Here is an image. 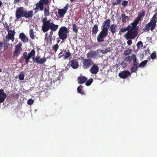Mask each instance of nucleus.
<instances>
[{
  "label": "nucleus",
  "instance_id": "obj_16",
  "mask_svg": "<svg viewBox=\"0 0 157 157\" xmlns=\"http://www.w3.org/2000/svg\"><path fill=\"white\" fill-rule=\"evenodd\" d=\"M7 97L6 93H4V90L2 89H0V103L3 102Z\"/></svg>",
  "mask_w": 157,
  "mask_h": 157
},
{
  "label": "nucleus",
  "instance_id": "obj_25",
  "mask_svg": "<svg viewBox=\"0 0 157 157\" xmlns=\"http://www.w3.org/2000/svg\"><path fill=\"white\" fill-rule=\"evenodd\" d=\"M142 12L140 13L137 17L138 19H139L140 21L143 19L145 14V11L143 10H142Z\"/></svg>",
  "mask_w": 157,
  "mask_h": 157
},
{
  "label": "nucleus",
  "instance_id": "obj_3",
  "mask_svg": "<svg viewBox=\"0 0 157 157\" xmlns=\"http://www.w3.org/2000/svg\"><path fill=\"white\" fill-rule=\"evenodd\" d=\"M131 28L130 25H128L126 28L122 27L119 31V34L121 35L122 33H124L127 31H128V32L125 34L124 35V37L126 38L127 40L134 39L137 36L135 34H135L133 35L130 33V30H131Z\"/></svg>",
  "mask_w": 157,
  "mask_h": 157
},
{
  "label": "nucleus",
  "instance_id": "obj_14",
  "mask_svg": "<svg viewBox=\"0 0 157 157\" xmlns=\"http://www.w3.org/2000/svg\"><path fill=\"white\" fill-rule=\"evenodd\" d=\"M8 31V39L6 37V40L9 41L10 40H11L12 42H13L14 40V35L15 34V32L14 30H9Z\"/></svg>",
  "mask_w": 157,
  "mask_h": 157
},
{
  "label": "nucleus",
  "instance_id": "obj_56",
  "mask_svg": "<svg viewBox=\"0 0 157 157\" xmlns=\"http://www.w3.org/2000/svg\"><path fill=\"white\" fill-rule=\"evenodd\" d=\"M53 32H54V31H52V30H51V31H50V35L51 36L52 35V34H53Z\"/></svg>",
  "mask_w": 157,
  "mask_h": 157
},
{
  "label": "nucleus",
  "instance_id": "obj_24",
  "mask_svg": "<svg viewBox=\"0 0 157 157\" xmlns=\"http://www.w3.org/2000/svg\"><path fill=\"white\" fill-rule=\"evenodd\" d=\"M98 31V25L95 24L92 28V34H96Z\"/></svg>",
  "mask_w": 157,
  "mask_h": 157
},
{
  "label": "nucleus",
  "instance_id": "obj_23",
  "mask_svg": "<svg viewBox=\"0 0 157 157\" xmlns=\"http://www.w3.org/2000/svg\"><path fill=\"white\" fill-rule=\"evenodd\" d=\"M133 61V65L139 67V64L138 62L137 61V59L136 56L135 55H133L132 56Z\"/></svg>",
  "mask_w": 157,
  "mask_h": 157
},
{
  "label": "nucleus",
  "instance_id": "obj_62",
  "mask_svg": "<svg viewBox=\"0 0 157 157\" xmlns=\"http://www.w3.org/2000/svg\"><path fill=\"white\" fill-rule=\"evenodd\" d=\"M76 0H70L71 2H75Z\"/></svg>",
  "mask_w": 157,
  "mask_h": 157
},
{
  "label": "nucleus",
  "instance_id": "obj_39",
  "mask_svg": "<svg viewBox=\"0 0 157 157\" xmlns=\"http://www.w3.org/2000/svg\"><path fill=\"white\" fill-rule=\"evenodd\" d=\"M138 67L133 65L131 69V71L132 72H136L137 71V69L138 68Z\"/></svg>",
  "mask_w": 157,
  "mask_h": 157
},
{
  "label": "nucleus",
  "instance_id": "obj_34",
  "mask_svg": "<svg viewBox=\"0 0 157 157\" xmlns=\"http://www.w3.org/2000/svg\"><path fill=\"white\" fill-rule=\"evenodd\" d=\"M66 52V50H61V52L59 54L58 56L59 58H61L64 56L65 53Z\"/></svg>",
  "mask_w": 157,
  "mask_h": 157
},
{
  "label": "nucleus",
  "instance_id": "obj_48",
  "mask_svg": "<svg viewBox=\"0 0 157 157\" xmlns=\"http://www.w3.org/2000/svg\"><path fill=\"white\" fill-rule=\"evenodd\" d=\"M5 25L6 26V29L7 31H9V26L8 25V23L6 22L5 24Z\"/></svg>",
  "mask_w": 157,
  "mask_h": 157
},
{
  "label": "nucleus",
  "instance_id": "obj_52",
  "mask_svg": "<svg viewBox=\"0 0 157 157\" xmlns=\"http://www.w3.org/2000/svg\"><path fill=\"white\" fill-rule=\"evenodd\" d=\"M131 39L127 41V43L128 45H130L132 43V41Z\"/></svg>",
  "mask_w": 157,
  "mask_h": 157
},
{
  "label": "nucleus",
  "instance_id": "obj_18",
  "mask_svg": "<svg viewBox=\"0 0 157 157\" xmlns=\"http://www.w3.org/2000/svg\"><path fill=\"white\" fill-rule=\"evenodd\" d=\"M33 15V11H27L25 10L23 17H25L26 18H29L32 17Z\"/></svg>",
  "mask_w": 157,
  "mask_h": 157
},
{
  "label": "nucleus",
  "instance_id": "obj_46",
  "mask_svg": "<svg viewBox=\"0 0 157 157\" xmlns=\"http://www.w3.org/2000/svg\"><path fill=\"white\" fill-rule=\"evenodd\" d=\"M22 44L21 43H19L18 44H17L15 45V48H16L21 49V46H22Z\"/></svg>",
  "mask_w": 157,
  "mask_h": 157
},
{
  "label": "nucleus",
  "instance_id": "obj_6",
  "mask_svg": "<svg viewBox=\"0 0 157 157\" xmlns=\"http://www.w3.org/2000/svg\"><path fill=\"white\" fill-rule=\"evenodd\" d=\"M48 0H40L36 4V7L34 9L35 13H36L39 10L42 11L44 10V5H47L49 3Z\"/></svg>",
  "mask_w": 157,
  "mask_h": 157
},
{
  "label": "nucleus",
  "instance_id": "obj_58",
  "mask_svg": "<svg viewBox=\"0 0 157 157\" xmlns=\"http://www.w3.org/2000/svg\"><path fill=\"white\" fill-rule=\"evenodd\" d=\"M2 4V2L1 1H0V7L1 6Z\"/></svg>",
  "mask_w": 157,
  "mask_h": 157
},
{
  "label": "nucleus",
  "instance_id": "obj_1",
  "mask_svg": "<svg viewBox=\"0 0 157 157\" xmlns=\"http://www.w3.org/2000/svg\"><path fill=\"white\" fill-rule=\"evenodd\" d=\"M36 52L35 50L33 49L31 50L30 52L27 53V52H25L23 54V58L25 59V61L26 64L28 63L29 59L32 58L33 61L34 63H37L39 64H42L45 63L47 60V59L45 57L41 58L40 56H37L36 57L34 56L35 55Z\"/></svg>",
  "mask_w": 157,
  "mask_h": 157
},
{
  "label": "nucleus",
  "instance_id": "obj_42",
  "mask_svg": "<svg viewBox=\"0 0 157 157\" xmlns=\"http://www.w3.org/2000/svg\"><path fill=\"white\" fill-rule=\"evenodd\" d=\"M151 58L154 59H155L156 57V53L155 51H154L150 55Z\"/></svg>",
  "mask_w": 157,
  "mask_h": 157
},
{
  "label": "nucleus",
  "instance_id": "obj_50",
  "mask_svg": "<svg viewBox=\"0 0 157 157\" xmlns=\"http://www.w3.org/2000/svg\"><path fill=\"white\" fill-rule=\"evenodd\" d=\"M111 51V50H109V48H107V49H106L105 50V51H104V53H105V54H106L108 52H110Z\"/></svg>",
  "mask_w": 157,
  "mask_h": 157
},
{
  "label": "nucleus",
  "instance_id": "obj_11",
  "mask_svg": "<svg viewBox=\"0 0 157 157\" xmlns=\"http://www.w3.org/2000/svg\"><path fill=\"white\" fill-rule=\"evenodd\" d=\"M86 56L87 58L89 59H95L99 57L100 54L98 51H91L88 52Z\"/></svg>",
  "mask_w": 157,
  "mask_h": 157
},
{
  "label": "nucleus",
  "instance_id": "obj_35",
  "mask_svg": "<svg viewBox=\"0 0 157 157\" xmlns=\"http://www.w3.org/2000/svg\"><path fill=\"white\" fill-rule=\"evenodd\" d=\"M71 55L70 52L68 51V52H65L64 56V59H66L69 58Z\"/></svg>",
  "mask_w": 157,
  "mask_h": 157
},
{
  "label": "nucleus",
  "instance_id": "obj_32",
  "mask_svg": "<svg viewBox=\"0 0 157 157\" xmlns=\"http://www.w3.org/2000/svg\"><path fill=\"white\" fill-rule=\"evenodd\" d=\"M29 35L30 37L33 39L35 38L34 33L33 29H30L29 31Z\"/></svg>",
  "mask_w": 157,
  "mask_h": 157
},
{
  "label": "nucleus",
  "instance_id": "obj_5",
  "mask_svg": "<svg viewBox=\"0 0 157 157\" xmlns=\"http://www.w3.org/2000/svg\"><path fill=\"white\" fill-rule=\"evenodd\" d=\"M69 31L65 26H62L59 29L58 35L59 38L63 40H64L67 37V33Z\"/></svg>",
  "mask_w": 157,
  "mask_h": 157
},
{
  "label": "nucleus",
  "instance_id": "obj_22",
  "mask_svg": "<svg viewBox=\"0 0 157 157\" xmlns=\"http://www.w3.org/2000/svg\"><path fill=\"white\" fill-rule=\"evenodd\" d=\"M59 26L53 23H51L50 29L52 31H56L58 29Z\"/></svg>",
  "mask_w": 157,
  "mask_h": 157
},
{
  "label": "nucleus",
  "instance_id": "obj_17",
  "mask_svg": "<svg viewBox=\"0 0 157 157\" xmlns=\"http://www.w3.org/2000/svg\"><path fill=\"white\" fill-rule=\"evenodd\" d=\"M99 68L96 64L93 65L90 68V71L93 74H96L98 71Z\"/></svg>",
  "mask_w": 157,
  "mask_h": 157
},
{
  "label": "nucleus",
  "instance_id": "obj_61",
  "mask_svg": "<svg viewBox=\"0 0 157 157\" xmlns=\"http://www.w3.org/2000/svg\"><path fill=\"white\" fill-rule=\"evenodd\" d=\"M147 39H148V40H149V39H150L151 40V37H148L147 38Z\"/></svg>",
  "mask_w": 157,
  "mask_h": 157
},
{
  "label": "nucleus",
  "instance_id": "obj_21",
  "mask_svg": "<svg viewBox=\"0 0 157 157\" xmlns=\"http://www.w3.org/2000/svg\"><path fill=\"white\" fill-rule=\"evenodd\" d=\"M78 82L79 84L84 83L87 80V78L84 76H80L78 77Z\"/></svg>",
  "mask_w": 157,
  "mask_h": 157
},
{
  "label": "nucleus",
  "instance_id": "obj_54",
  "mask_svg": "<svg viewBox=\"0 0 157 157\" xmlns=\"http://www.w3.org/2000/svg\"><path fill=\"white\" fill-rule=\"evenodd\" d=\"M121 0H117L116 2H117V4H120L121 2Z\"/></svg>",
  "mask_w": 157,
  "mask_h": 157
},
{
  "label": "nucleus",
  "instance_id": "obj_38",
  "mask_svg": "<svg viewBox=\"0 0 157 157\" xmlns=\"http://www.w3.org/2000/svg\"><path fill=\"white\" fill-rule=\"evenodd\" d=\"M93 82V79L92 78L89 79L86 82L85 84L87 86H90Z\"/></svg>",
  "mask_w": 157,
  "mask_h": 157
},
{
  "label": "nucleus",
  "instance_id": "obj_7",
  "mask_svg": "<svg viewBox=\"0 0 157 157\" xmlns=\"http://www.w3.org/2000/svg\"><path fill=\"white\" fill-rule=\"evenodd\" d=\"M43 24L41 26V30L45 33L47 32L50 29L51 22L47 19V17H45L42 20Z\"/></svg>",
  "mask_w": 157,
  "mask_h": 157
},
{
  "label": "nucleus",
  "instance_id": "obj_29",
  "mask_svg": "<svg viewBox=\"0 0 157 157\" xmlns=\"http://www.w3.org/2000/svg\"><path fill=\"white\" fill-rule=\"evenodd\" d=\"M78 28L75 24H73L72 25V30L73 31L76 33L78 32Z\"/></svg>",
  "mask_w": 157,
  "mask_h": 157
},
{
  "label": "nucleus",
  "instance_id": "obj_13",
  "mask_svg": "<svg viewBox=\"0 0 157 157\" xmlns=\"http://www.w3.org/2000/svg\"><path fill=\"white\" fill-rule=\"evenodd\" d=\"M68 8V4H67L63 9H60L58 10V13L60 17H63L66 13Z\"/></svg>",
  "mask_w": 157,
  "mask_h": 157
},
{
  "label": "nucleus",
  "instance_id": "obj_43",
  "mask_svg": "<svg viewBox=\"0 0 157 157\" xmlns=\"http://www.w3.org/2000/svg\"><path fill=\"white\" fill-rule=\"evenodd\" d=\"M49 15V12L48 10L46 8L44 9V15L45 16H48Z\"/></svg>",
  "mask_w": 157,
  "mask_h": 157
},
{
  "label": "nucleus",
  "instance_id": "obj_2",
  "mask_svg": "<svg viewBox=\"0 0 157 157\" xmlns=\"http://www.w3.org/2000/svg\"><path fill=\"white\" fill-rule=\"evenodd\" d=\"M110 22V19H107L103 22L101 27V31L97 36L98 42H102L104 41V38L108 34V29L111 25Z\"/></svg>",
  "mask_w": 157,
  "mask_h": 157
},
{
  "label": "nucleus",
  "instance_id": "obj_30",
  "mask_svg": "<svg viewBox=\"0 0 157 157\" xmlns=\"http://www.w3.org/2000/svg\"><path fill=\"white\" fill-rule=\"evenodd\" d=\"M7 41H8L7 40L6 41H4L3 42V45H4V46H3V49H4V51L7 49L8 48V47H9V44H8Z\"/></svg>",
  "mask_w": 157,
  "mask_h": 157
},
{
  "label": "nucleus",
  "instance_id": "obj_63",
  "mask_svg": "<svg viewBox=\"0 0 157 157\" xmlns=\"http://www.w3.org/2000/svg\"><path fill=\"white\" fill-rule=\"evenodd\" d=\"M60 41V40H57V43H59Z\"/></svg>",
  "mask_w": 157,
  "mask_h": 157
},
{
  "label": "nucleus",
  "instance_id": "obj_27",
  "mask_svg": "<svg viewBox=\"0 0 157 157\" xmlns=\"http://www.w3.org/2000/svg\"><path fill=\"white\" fill-rule=\"evenodd\" d=\"M122 21L123 22H126L127 20H128V17L125 15L124 13L121 14Z\"/></svg>",
  "mask_w": 157,
  "mask_h": 157
},
{
  "label": "nucleus",
  "instance_id": "obj_57",
  "mask_svg": "<svg viewBox=\"0 0 157 157\" xmlns=\"http://www.w3.org/2000/svg\"><path fill=\"white\" fill-rule=\"evenodd\" d=\"M104 51H105V50H101V52L103 54H105V53H104Z\"/></svg>",
  "mask_w": 157,
  "mask_h": 157
},
{
  "label": "nucleus",
  "instance_id": "obj_19",
  "mask_svg": "<svg viewBox=\"0 0 157 157\" xmlns=\"http://www.w3.org/2000/svg\"><path fill=\"white\" fill-rule=\"evenodd\" d=\"M19 37L24 43L27 42L28 41V38L23 33H20L19 35Z\"/></svg>",
  "mask_w": 157,
  "mask_h": 157
},
{
  "label": "nucleus",
  "instance_id": "obj_44",
  "mask_svg": "<svg viewBox=\"0 0 157 157\" xmlns=\"http://www.w3.org/2000/svg\"><path fill=\"white\" fill-rule=\"evenodd\" d=\"M128 2L127 1L125 0H124L123 1L121 4V5L124 7H126V6H128Z\"/></svg>",
  "mask_w": 157,
  "mask_h": 157
},
{
  "label": "nucleus",
  "instance_id": "obj_28",
  "mask_svg": "<svg viewBox=\"0 0 157 157\" xmlns=\"http://www.w3.org/2000/svg\"><path fill=\"white\" fill-rule=\"evenodd\" d=\"M151 21H152L155 24H156L157 21V13H155L153 15Z\"/></svg>",
  "mask_w": 157,
  "mask_h": 157
},
{
  "label": "nucleus",
  "instance_id": "obj_26",
  "mask_svg": "<svg viewBox=\"0 0 157 157\" xmlns=\"http://www.w3.org/2000/svg\"><path fill=\"white\" fill-rule=\"evenodd\" d=\"M21 52V49L15 48V50L13 52V57L18 56Z\"/></svg>",
  "mask_w": 157,
  "mask_h": 157
},
{
  "label": "nucleus",
  "instance_id": "obj_51",
  "mask_svg": "<svg viewBox=\"0 0 157 157\" xmlns=\"http://www.w3.org/2000/svg\"><path fill=\"white\" fill-rule=\"evenodd\" d=\"M3 44V42L2 41H0V51H1L2 49Z\"/></svg>",
  "mask_w": 157,
  "mask_h": 157
},
{
  "label": "nucleus",
  "instance_id": "obj_49",
  "mask_svg": "<svg viewBox=\"0 0 157 157\" xmlns=\"http://www.w3.org/2000/svg\"><path fill=\"white\" fill-rule=\"evenodd\" d=\"M121 65L124 67H126L127 66V64L126 62H124V61H122L121 62Z\"/></svg>",
  "mask_w": 157,
  "mask_h": 157
},
{
  "label": "nucleus",
  "instance_id": "obj_33",
  "mask_svg": "<svg viewBox=\"0 0 157 157\" xmlns=\"http://www.w3.org/2000/svg\"><path fill=\"white\" fill-rule=\"evenodd\" d=\"M147 60H145L142 61L140 64H139V67H141L145 66L147 64Z\"/></svg>",
  "mask_w": 157,
  "mask_h": 157
},
{
  "label": "nucleus",
  "instance_id": "obj_20",
  "mask_svg": "<svg viewBox=\"0 0 157 157\" xmlns=\"http://www.w3.org/2000/svg\"><path fill=\"white\" fill-rule=\"evenodd\" d=\"M117 25L116 24H113L110 26L109 28V30L110 31L112 34L116 33L117 30Z\"/></svg>",
  "mask_w": 157,
  "mask_h": 157
},
{
  "label": "nucleus",
  "instance_id": "obj_45",
  "mask_svg": "<svg viewBox=\"0 0 157 157\" xmlns=\"http://www.w3.org/2000/svg\"><path fill=\"white\" fill-rule=\"evenodd\" d=\"M59 46L58 44H55L53 47V49L54 50L55 52H56L57 51V49L58 48H59Z\"/></svg>",
  "mask_w": 157,
  "mask_h": 157
},
{
  "label": "nucleus",
  "instance_id": "obj_59",
  "mask_svg": "<svg viewBox=\"0 0 157 157\" xmlns=\"http://www.w3.org/2000/svg\"><path fill=\"white\" fill-rule=\"evenodd\" d=\"M68 68L66 67H65V70H64L63 69V70L64 71V70H66V71H67V70H68Z\"/></svg>",
  "mask_w": 157,
  "mask_h": 157
},
{
  "label": "nucleus",
  "instance_id": "obj_9",
  "mask_svg": "<svg viewBox=\"0 0 157 157\" xmlns=\"http://www.w3.org/2000/svg\"><path fill=\"white\" fill-rule=\"evenodd\" d=\"M25 9L23 7H17L15 12V16L17 20L23 17Z\"/></svg>",
  "mask_w": 157,
  "mask_h": 157
},
{
  "label": "nucleus",
  "instance_id": "obj_37",
  "mask_svg": "<svg viewBox=\"0 0 157 157\" xmlns=\"http://www.w3.org/2000/svg\"><path fill=\"white\" fill-rule=\"evenodd\" d=\"M136 45L137 47V49L139 50L141 48H142L143 46V44L142 42L141 41L138 42L137 43Z\"/></svg>",
  "mask_w": 157,
  "mask_h": 157
},
{
  "label": "nucleus",
  "instance_id": "obj_60",
  "mask_svg": "<svg viewBox=\"0 0 157 157\" xmlns=\"http://www.w3.org/2000/svg\"><path fill=\"white\" fill-rule=\"evenodd\" d=\"M147 39H148V40H149V39H150L151 40V37H148L147 38Z\"/></svg>",
  "mask_w": 157,
  "mask_h": 157
},
{
  "label": "nucleus",
  "instance_id": "obj_10",
  "mask_svg": "<svg viewBox=\"0 0 157 157\" xmlns=\"http://www.w3.org/2000/svg\"><path fill=\"white\" fill-rule=\"evenodd\" d=\"M156 24L150 21V22L147 24L145 27L143 28V30L144 32H147L151 30V31H153L155 29Z\"/></svg>",
  "mask_w": 157,
  "mask_h": 157
},
{
  "label": "nucleus",
  "instance_id": "obj_40",
  "mask_svg": "<svg viewBox=\"0 0 157 157\" xmlns=\"http://www.w3.org/2000/svg\"><path fill=\"white\" fill-rule=\"evenodd\" d=\"M25 75L22 72H21L19 74L18 78L20 80H23L24 79Z\"/></svg>",
  "mask_w": 157,
  "mask_h": 157
},
{
  "label": "nucleus",
  "instance_id": "obj_31",
  "mask_svg": "<svg viewBox=\"0 0 157 157\" xmlns=\"http://www.w3.org/2000/svg\"><path fill=\"white\" fill-rule=\"evenodd\" d=\"M82 86L80 85L78 86L77 88V91L79 93L83 94L84 92L83 90L82 89Z\"/></svg>",
  "mask_w": 157,
  "mask_h": 157
},
{
  "label": "nucleus",
  "instance_id": "obj_36",
  "mask_svg": "<svg viewBox=\"0 0 157 157\" xmlns=\"http://www.w3.org/2000/svg\"><path fill=\"white\" fill-rule=\"evenodd\" d=\"M132 52V50L130 49H128L125 50L123 53L124 55L127 56L131 54Z\"/></svg>",
  "mask_w": 157,
  "mask_h": 157
},
{
  "label": "nucleus",
  "instance_id": "obj_12",
  "mask_svg": "<svg viewBox=\"0 0 157 157\" xmlns=\"http://www.w3.org/2000/svg\"><path fill=\"white\" fill-rule=\"evenodd\" d=\"M130 72L128 70H125L120 72L118 74L119 77L121 78L124 79L131 75Z\"/></svg>",
  "mask_w": 157,
  "mask_h": 157
},
{
  "label": "nucleus",
  "instance_id": "obj_41",
  "mask_svg": "<svg viewBox=\"0 0 157 157\" xmlns=\"http://www.w3.org/2000/svg\"><path fill=\"white\" fill-rule=\"evenodd\" d=\"M132 59V57L131 56H128L125 58L124 61L130 62L131 61Z\"/></svg>",
  "mask_w": 157,
  "mask_h": 157
},
{
  "label": "nucleus",
  "instance_id": "obj_53",
  "mask_svg": "<svg viewBox=\"0 0 157 157\" xmlns=\"http://www.w3.org/2000/svg\"><path fill=\"white\" fill-rule=\"evenodd\" d=\"M20 2V0H14L13 1V3L14 4H16Z\"/></svg>",
  "mask_w": 157,
  "mask_h": 157
},
{
  "label": "nucleus",
  "instance_id": "obj_47",
  "mask_svg": "<svg viewBox=\"0 0 157 157\" xmlns=\"http://www.w3.org/2000/svg\"><path fill=\"white\" fill-rule=\"evenodd\" d=\"M33 100L32 99H30L28 100L27 104L29 105H30L33 104Z\"/></svg>",
  "mask_w": 157,
  "mask_h": 157
},
{
  "label": "nucleus",
  "instance_id": "obj_15",
  "mask_svg": "<svg viewBox=\"0 0 157 157\" xmlns=\"http://www.w3.org/2000/svg\"><path fill=\"white\" fill-rule=\"evenodd\" d=\"M69 66H71L73 69H76L78 67V63L77 60H72L70 61L68 64Z\"/></svg>",
  "mask_w": 157,
  "mask_h": 157
},
{
  "label": "nucleus",
  "instance_id": "obj_4",
  "mask_svg": "<svg viewBox=\"0 0 157 157\" xmlns=\"http://www.w3.org/2000/svg\"><path fill=\"white\" fill-rule=\"evenodd\" d=\"M140 21V20L137 17L136 19L134 20L133 22L129 25H131V30H130V34H131L133 35L135 34L137 36L138 33V28L137 27V26Z\"/></svg>",
  "mask_w": 157,
  "mask_h": 157
},
{
  "label": "nucleus",
  "instance_id": "obj_8",
  "mask_svg": "<svg viewBox=\"0 0 157 157\" xmlns=\"http://www.w3.org/2000/svg\"><path fill=\"white\" fill-rule=\"evenodd\" d=\"M82 60V67L84 69H88L94 63L93 61L91 59H85L83 57H81Z\"/></svg>",
  "mask_w": 157,
  "mask_h": 157
},
{
  "label": "nucleus",
  "instance_id": "obj_55",
  "mask_svg": "<svg viewBox=\"0 0 157 157\" xmlns=\"http://www.w3.org/2000/svg\"><path fill=\"white\" fill-rule=\"evenodd\" d=\"M112 4H113V6H115V5H117V2L116 1L115 2H113Z\"/></svg>",
  "mask_w": 157,
  "mask_h": 157
},
{
  "label": "nucleus",
  "instance_id": "obj_64",
  "mask_svg": "<svg viewBox=\"0 0 157 157\" xmlns=\"http://www.w3.org/2000/svg\"><path fill=\"white\" fill-rule=\"evenodd\" d=\"M2 71V70L1 69H0V72Z\"/></svg>",
  "mask_w": 157,
  "mask_h": 157
}]
</instances>
